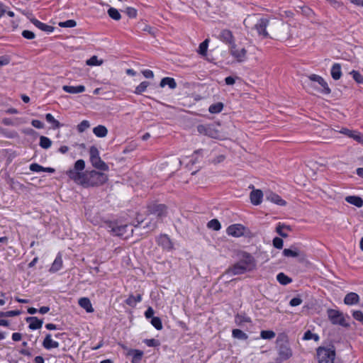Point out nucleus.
Returning a JSON list of instances; mask_svg holds the SVG:
<instances>
[{
	"mask_svg": "<svg viewBox=\"0 0 363 363\" xmlns=\"http://www.w3.org/2000/svg\"><path fill=\"white\" fill-rule=\"evenodd\" d=\"M246 28L255 29L259 35L270 37L278 40H288L291 38V25L280 19L268 20L257 19L255 16H249L244 20Z\"/></svg>",
	"mask_w": 363,
	"mask_h": 363,
	"instance_id": "f257e3e1",
	"label": "nucleus"
},
{
	"mask_svg": "<svg viewBox=\"0 0 363 363\" xmlns=\"http://www.w3.org/2000/svg\"><path fill=\"white\" fill-rule=\"evenodd\" d=\"M84 160H77L74 168L67 171L69 178L76 184L85 187L102 185L108 180V176L104 172L97 170L85 171Z\"/></svg>",
	"mask_w": 363,
	"mask_h": 363,
	"instance_id": "f03ea898",
	"label": "nucleus"
},
{
	"mask_svg": "<svg viewBox=\"0 0 363 363\" xmlns=\"http://www.w3.org/2000/svg\"><path fill=\"white\" fill-rule=\"evenodd\" d=\"M256 267L255 258L247 252H243L242 257L232 267L227 270L228 274L232 275L242 274L246 272H250Z\"/></svg>",
	"mask_w": 363,
	"mask_h": 363,
	"instance_id": "7ed1b4c3",
	"label": "nucleus"
},
{
	"mask_svg": "<svg viewBox=\"0 0 363 363\" xmlns=\"http://www.w3.org/2000/svg\"><path fill=\"white\" fill-rule=\"evenodd\" d=\"M197 130L200 134L207 135L214 139L224 140L227 138L226 133L218 123L199 125L197 126Z\"/></svg>",
	"mask_w": 363,
	"mask_h": 363,
	"instance_id": "20e7f679",
	"label": "nucleus"
},
{
	"mask_svg": "<svg viewBox=\"0 0 363 363\" xmlns=\"http://www.w3.org/2000/svg\"><path fill=\"white\" fill-rule=\"evenodd\" d=\"M318 363H334L335 350L334 346L331 347H319L317 349Z\"/></svg>",
	"mask_w": 363,
	"mask_h": 363,
	"instance_id": "39448f33",
	"label": "nucleus"
},
{
	"mask_svg": "<svg viewBox=\"0 0 363 363\" xmlns=\"http://www.w3.org/2000/svg\"><path fill=\"white\" fill-rule=\"evenodd\" d=\"M327 313L329 320L333 325H339L345 328H348L350 326V325L346 322L342 312L335 309H328L327 311Z\"/></svg>",
	"mask_w": 363,
	"mask_h": 363,
	"instance_id": "423d86ee",
	"label": "nucleus"
},
{
	"mask_svg": "<svg viewBox=\"0 0 363 363\" xmlns=\"http://www.w3.org/2000/svg\"><path fill=\"white\" fill-rule=\"evenodd\" d=\"M108 231L111 232L114 235L123 236L127 232L128 225H118L116 222H109L107 224Z\"/></svg>",
	"mask_w": 363,
	"mask_h": 363,
	"instance_id": "0eeeda50",
	"label": "nucleus"
},
{
	"mask_svg": "<svg viewBox=\"0 0 363 363\" xmlns=\"http://www.w3.org/2000/svg\"><path fill=\"white\" fill-rule=\"evenodd\" d=\"M292 356V351L286 343L281 344L279 347V357L277 362L280 363L287 360Z\"/></svg>",
	"mask_w": 363,
	"mask_h": 363,
	"instance_id": "6e6552de",
	"label": "nucleus"
},
{
	"mask_svg": "<svg viewBox=\"0 0 363 363\" xmlns=\"http://www.w3.org/2000/svg\"><path fill=\"white\" fill-rule=\"evenodd\" d=\"M148 211L161 218L167 215V206L164 204L152 203L148 206Z\"/></svg>",
	"mask_w": 363,
	"mask_h": 363,
	"instance_id": "1a4fd4ad",
	"label": "nucleus"
},
{
	"mask_svg": "<svg viewBox=\"0 0 363 363\" xmlns=\"http://www.w3.org/2000/svg\"><path fill=\"white\" fill-rule=\"evenodd\" d=\"M230 55L236 60L238 62H242L246 60L247 50L245 48L238 50L236 45L229 48Z\"/></svg>",
	"mask_w": 363,
	"mask_h": 363,
	"instance_id": "9d476101",
	"label": "nucleus"
},
{
	"mask_svg": "<svg viewBox=\"0 0 363 363\" xmlns=\"http://www.w3.org/2000/svg\"><path fill=\"white\" fill-rule=\"evenodd\" d=\"M23 13L24 15H26L29 18V20L33 25H35L37 28H38L41 30L48 32V33H51L54 30V27H52L51 26L46 25V24L40 22V21L37 20L35 18H32L31 17L32 14L30 13L23 12Z\"/></svg>",
	"mask_w": 363,
	"mask_h": 363,
	"instance_id": "9b49d317",
	"label": "nucleus"
},
{
	"mask_svg": "<svg viewBox=\"0 0 363 363\" xmlns=\"http://www.w3.org/2000/svg\"><path fill=\"white\" fill-rule=\"evenodd\" d=\"M245 228L241 224H233L227 228V233L233 237H240L244 235Z\"/></svg>",
	"mask_w": 363,
	"mask_h": 363,
	"instance_id": "f8f14e48",
	"label": "nucleus"
},
{
	"mask_svg": "<svg viewBox=\"0 0 363 363\" xmlns=\"http://www.w3.org/2000/svg\"><path fill=\"white\" fill-rule=\"evenodd\" d=\"M283 255L287 257H300L301 261L306 259V255L301 252L297 247L292 246L290 249H284Z\"/></svg>",
	"mask_w": 363,
	"mask_h": 363,
	"instance_id": "ddd939ff",
	"label": "nucleus"
},
{
	"mask_svg": "<svg viewBox=\"0 0 363 363\" xmlns=\"http://www.w3.org/2000/svg\"><path fill=\"white\" fill-rule=\"evenodd\" d=\"M220 39L226 44H228L229 48L235 45L233 33L229 30L225 29L222 30L220 34Z\"/></svg>",
	"mask_w": 363,
	"mask_h": 363,
	"instance_id": "4468645a",
	"label": "nucleus"
},
{
	"mask_svg": "<svg viewBox=\"0 0 363 363\" xmlns=\"http://www.w3.org/2000/svg\"><path fill=\"white\" fill-rule=\"evenodd\" d=\"M310 80L318 82L323 88V92L325 94H329L331 92L327 82L323 77L317 74H311L309 76Z\"/></svg>",
	"mask_w": 363,
	"mask_h": 363,
	"instance_id": "2eb2a0df",
	"label": "nucleus"
},
{
	"mask_svg": "<svg viewBox=\"0 0 363 363\" xmlns=\"http://www.w3.org/2000/svg\"><path fill=\"white\" fill-rule=\"evenodd\" d=\"M26 321L29 323L28 328L30 330H37L41 328L43 320L38 319L35 316H30L26 318Z\"/></svg>",
	"mask_w": 363,
	"mask_h": 363,
	"instance_id": "dca6fc26",
	"label": "nucleus"
},
{
	"mask_svg": "<svg viewBox=\"0 0 363 363\" xmlns=\"http://www.w3.org/2000/svg\"><path fill=\"white\" fill-rule=\"evenodd\" d=\"M43 347L46 350H51L52 348H57L59 347V342L52 339V335L48 333L44 340L43 341Z\"/></svg>",
	"mask_w": 363,
	"mask_h": 363,
	"instance_id": "f3484780",
	"label": "nucleus"
},
{
	"mask_svg": "<svg viewBox=\"0 0 363 363\" xmlns=\"http://www.w3.org/2000/svg\"><path fill=\"white\" fill-rule=\"evenodd\" d=\"M250 198L251 203L257 206L262 203L263 193L259 189H253L250 194Z\"/></svg>",
	"mask_w": 363,
	"mask_h": 363,
	"instance_id": "a211bd4d",
	"label": "nucleus"
},
{
	"mask_svg": "<svg viewBox=\"0 0 363 363\" xmlns=\"http://www.w3.org/2000/svg\"><path fill=\"white\" fill-rule=\"evenodd\" d=\"M267 200L277 204L279 206H285L286 202L283 200L278 194H274L273 192H269L266 195Z\"/></svg>",
	"mask_w": 363,
	"mask_h": 363,
	"instance_id": "6ab92c4d",
	"label": "nucleus"
},
{
	"mask_svg": "<svg viewBox=\"0 0 363 363\" xmlns=\"http://www.w3.org/2000/svg\"><path fill=\"white\" fill-rule=\"evenodd\" d=\"M359 302V296L357 294L350 292L347 294L344 298V303L346 305H354Z\"/></svg>",
	"mask_w": 363,
	"mask_h": 363,
	"instance_id": "aec40b11",
	"label": "nucleus"
},
{
	"mask_svg": "<svg viewBox=\"0 0 363 363\" xmlns=\"http://www.w3.org/2000/svg\"><path fill=\"white\" fill-rule=\"evenodd\" d=\"M62 89L69 94H78L82 93L85 91V86L83 85H79L77 86H67L64 85L62 86Z\"/></svg>",
	"mask_w": 363,
	"mask_h": 363,
	"instance_id": "412c9836",
	"label": "nucleus"
},
{
	"mask_svg": "<svg viewBox=\"0 0 363 363\" xmlns=\"http://www.w3.org/2000/svg\"><path fill=\"white\" fill-rule=\"evenodd\" d=\"M79 305L85 309L86 312L91 313L94 311V308L91 303L90 300L88 298H81L78 301Z\"/></svg>",
	"mask_w": 363,
	"mask_h": 363,
	"instance_id": "4be33fe9",
	"label": "nucleus"
},
{
	"mask_svg": "<svg viewBox=\"0 0 363 363\" xmlns=\"http://www.w3.org/2000/svg\"><path fill=\"white\" fill-rule=\"evenodd\" d=\"M345 201L359 208L363 206V200L359 196H348L345 198Z\"/></svg>",
	"mask_w": 363,
	"mask_h": 363,
	"instance_id": "5701e85b",
	"label": "nucleus"
},
{
	"mask_svg": "<svg viewBox=\"0 0 363 363\" xmlns=\"http://www.w3.org/2000/svg\"><path fill=\"white\" fill-rule=\"evenodd\" d=\"M94 134L99 138H104L108 134V129L102 125H99L94 128Z\"/></svg>",
	"mask_w": 363,
	"mask_h": 363,
	"instance_id": "b1692460",
	"label": "nucleus"
},
{
	"mask_svg": "<svg viewBox=\"0 0 363 363\" xmlns=\"http://www.w3.org/2000/svg\"><path fill=\"white\" fill-rule=\"evenodd\" d=\"M331 76L333 79L338 80L342 76L341 65L339 63H335L333 65L331 69Z\"/></svg>",
	"mask_w": 363,
	"mask_h": 363,
	"instance_id": "393cba45",
	"label": "nucleus"
},
{
	"mask_svg": "<svg viewBox=\"0 0 363 363\" xmlns=\"http://www.w3.org/2000/svg\"><path fill=\"white\" fill-rule=\"evenodd\" d=\"M128 355L133 356L132 363H140L143 352L139 350H131L128 352Z\"/></svg>",
	"mask_w": 363,
	"mask_h": 363,
	"instance_id": "a878e982",
	"label": "nucleus"
},
{
	"mask_svg": "<svg viewBox=\"0 0 363 363\" xmlns=\"http://www.w3.org/2000/svg\"><path fill=\"white\" fill-rule=\"evenodd\" d=\"M62 266V256L60 255H58L56 257L55 259L54 260V262L50 269V272H56L61 269Z\"/></svg>",
	"mask_w": 363,
	"mask_h": 363,
	"instance_id": "bb28decb",
	"label": "nucleus"
},
{
	"mask_svg": "<svg viewBox=\"0 0 363 363\" xmlns=\"http://www.w3.org/2000/svg\"><path fill=\"white\" fill-rule=\"evenodd\" d=\"M166 85H168L169 87L172 89H174L177 87V83L175 80L171 77H164L160 81V86L161 87H164Z\"/></svg>",
	"mask_w": 363,
	"mask_h": 363,
	"instance_id": "cd10ccee",
	"label": "nucleus"
},
{
	"mask_svg": "<svg viewBox=\"0 0 363 363\" xmlns=\"http://www.w3.org/2000/svg\"><path fill=\"white\" fill-rule=\"evenodd\" d=\"M30 169L33 172H54L55 169L51 167H43L38 164L33 163L30 165Z\"/></svg>",
	"mask_w": 363,
	"mask_h": 363,
	"instance_id": "c85d7f7f",
	"label": "nucleus"
},
{
	"mask_svg": "<svg viewBox=\"0 0 363 363\" xmlns=\"http://www.w3.org/2000/svg\"><path fill=\"white\" fill-rule=\"evenodd\" d=\"M92 165L94 167L97 171H108V165L104 162V160H91Z\"/></svg>",
	"mask_w": 363,
	"mask_h": 363,
	"instance_id": "c756f323",
	"label": "nucleus"
},
{
	"mask_svg": "<svg viewBox=\"0 0 363 363\" xmlns=\"http://www.w3.org/2000/svg\"><path fill=\"white\" fill-rule=\"evenodd\" d=\"M141 300V294H138L136 296L130 295L129 297L125 300V303L131 307H135L136 303L140 302Z\"/></svg>",
	"mask_w": 363,
	"mask_h": 363,
	"instance_id": "7c9ffc66",
	"label": "nucleus"
},
{
	"mask_svg": "<svg viewBox=\"0 0 363 363\" xmlns=\"http://www.w3.org/2000/svg\"><path fill=\"white\" fill-rule=\"evenodd\" d=\"M277 279L282 285H287L292 281V279L283 272H280L277 274Z\"/></svg>",
	"mask_w": 363,
	"mask_h": 363,
	"instance_id": "2f4dec72",
	"label": "nucleus"
},
{
	"mask_svg": "<svg viewBox=\"0 0 363 363\" xmlns=\"http://www.w3.org/2000/svg\"><path fill=\"white\" fill-rule=\"evenodd\" d=\"M232 335L234 338L238 340H247L248 338L247 335L240 329H233Z\"/></svg>",
	"mask_w": 363,
	"mask_h": 363,
	"instance_id": "473e14b6",
	"label": "nucleus"
},
{
	"mask_svg": "<svg viewBox=\"0 0 363 363\" xmlns=\"http://www.w3.org/2000/svg\"><path fill=\"white\" fill-rule=\"evenodd\" d=\"M323 164H319L317 160H306V166L310 168L313 172L318 170L319 167L323 166Z\"/></svg>",
	"mask_w": 363,
	"mask_h": 363,
	"instance_id": "72a5a7b5",
	"label": "nucleus"
},
{
	"mask_svg": "<svg viewBox=\"0 0 363 363\" xmlns=\"http://www.w3.org/2000/svg\"><path fill=\"white\" fill-rule=\"evenodd\" d=\"M223 108V104L222 102H218L216 104H213L209 106L208 111L211 113H218Z\"/></svg>",
	"mask_w": 363,
	"mask_h": 363,
	"instance_id": "f704fd0d",
	"label": "nucleus"
},
{
	"mask_svg": "<svg viewBox=\"0 0 363 363\" xmlns=\"http://www.w3.org/2000/svg\"><path fill=\"white\" fill-rule=\"evenodd\" d=\"M45 119L48 123H50L52 124V128L55 129L59 128L62 125L58 121L55 119L53 116L50 113H47L45 115Z\"/></svg>",
	"mask_w": 363,
	"mask_h": 363,
	"instance_id": "c9c22d12",
	"label": "nucleus"
},
{
	"mask_svg": "<svg viewBox=\"0 0 363 363\" xmlns=\"http://www.w3.org/2000/svg\"><path fill=\"white\" fill-rule=\"evenodd\" d=\"M158 243L164 247L168 248L171 245V241L166 235H160L157 240Z\"/></svg>",
	"mask_w": 363,
	"mask_h": 363,
	"instance_id": "e433bc0d",
	"label": "nucleus"
},
{
	"mask_svg": "<svg viewBox=\"0 0 363 363\" xmlns=\"http://www.w3.org/2000/svg\"><path fill=\"white\" fill-rule=\"evenodd\" d=\"M102 60H99L97 56L94 55L86 60V64L89 66H100L103 64Z\"/></svg>",
	"mask_w": 363,
	"mask_h": 363,
	"instance_id": "4c0bfd02",
	"label": "nucleus"
},
{
	"mask_svg": "<svg viewBox=\"0 0 363 363\" xmlns=\"http://www.w3.org/2000/svg\"><path fill=\"white\" fill-rule=\"evenodd\" d=\"M208 42L209 40L208 39H206L203 42H202L200 45H199V50H198V52L203 55V56H205L206 55V53H207V49H208Z\"/></svg>",
	"mask_w": 363,
	"mask_h": 363,
	"instance_id": "58836bf2",
	"label": "nucleus"
},
{
	"mask_svg": "<svg viewBox=\"0 0 363 363\" xmlns=\"http://www.w3.org/2000/svg\"><path fill=\"white\" fill-rule=\"evenodd\" d=\"M108 16L113 20L118 21L121 19V16L118 11L116 9L114 8H110L108 10Z\"/></svg>",
	"mask_w": 363,
	"mask_h": 363,
	"instance_id": "ea45409f",
	"label": "nucleus"
},
{
	"mask_svg": "<svg viewBox=\"0 0 363 363\" xmlns=\"http://www.w3.org/2000/svg\"><path fill=\"white\" fill-rule=\"evenodd\" d=\"M150 85V83L148 82H141L136 88L134 91L136 94H141L143 92H144L147 86Z\"/></svg>",
	"mask_w": 363,
	"mask_h": 363,
	"instance_id": "a19ab883",
	"label": "nucleus"
},
{
	"mask_svg": "<svg viewBox=\"0 0 363 363\" xmlns=\"http://www.w3.org/2000/svg\"><path fill=\"white\" fill-rule=\"evenodd\" d=\"M52 142L51 140L45 137V136H40V145L45 149H47L51 146Z\"/></svg>",
	"mask_w": 363,
	"mask_h": 363,
	"instance_id": "79ce46f5",
	"label": "nucleus"
},
{
	"mask_svg": "<svg viewBox=\"0 0 363 363\" xmlns=\"http://www.w3.org/2000/svg\"><path fill=\"white\" fill-rule=\"evenodd\" d=\"M276 334L272 330H262L260 336L263 339L271 340L275 337Z\"/></svg>",
	"mask_w": 363,
	"mask_h": 363,
	"instance_id": "37998d69",
	"label": "nucleus"
},
{
	"mask_svg": "<svg viewBox=\"0 0 363 363\" xmlns=\"http://www.w3.org/2000/svg\"><path fill=\"white\" fill-rule=\"evenodd\" d=\"M235 320L236 323L238 325H241L244 323H249V322H250V318L244 316V315H240V314H238V315H235Z\"/></svg>",
	"mask_w": 363,
	"mask_h": 363,
	"instance_id": "c03bdc74",
	"label": "nucleus"
},
{
	"mask_svg": "<svg viewBox=\"0 0 363 363\" xmlns=\"http://www.w3.org/2000/svg\"><path fill=\"white\" fill-rule=\"evenodd\" d=\"M208 227L214 230H218L220 229L221 225L220 222L217 219H212L208 223Z\"/></svg>",
	"mask_w": 363,
	"mask_h": 363,
	"instance_id": "a18cd8bd",
	"label": "nucleus"
},
{
	"mask_svg": "<svg viewBox=\"0 0 363 363\" xmlns=\"http://www.w3.org/2000/svg\"><path fill=\"white\" fill-rule=\"evenodd\" d=\"M350 74L357 83L363 84V76L358 71L352 70Z\"/></svg>",
	"mask_w": 363,
	"mask_h": 363,
	"instance_id": "49530a36",
	"label": "nucleus"
},
{
	"mask_svg": "<svg viewBox=\"0 0 363 363\" xmlns=\"http://www.w3.org/2000/svg\"><path fill=\"white\" fill-rule=\"evenodd\" d=\"M90 126L88 121L84 120L77 125V130L79 133L84 132Z\"/></svg>",
	"mask_w": 363,
	"mask_h": 363,
	"instance_id": "de8ad7c7",
	"label": "nucleus"
},
{
	"mask_svg": "<svg viewBox=\"0 0 363 363\" xmlns=\"http://www.w3.org/2000/svg\"><path fill=\"white\" fill-rule=\"evenodd\" d=\"M151 324L157 329H162V323L161 319L159 317H152L151 320Z\"/></svg>",
	"mask_w": 363,
	"mask_h": 363,
	"instance_id": "09e8293b",
	"label": "nucleus"
},
{
	"mask_svg": "<svg viewBox=\"0 0 363 363\" xmlns=\"http://www.w3.org/2000/svg\"><path fill=\"white\" fill-rule=\"evenodd\" d=\"M77 25V23L74 20H67L64 22H60L59 26L62 28H73L75 27Z\"/></svg>",
	"mask_w": 363,
	"mask_h": 363,
	"instance_id": "8fccbe9b",
	"label": "nucleus"
},
{
	"mask_svg": "<svg viewBox=\"0 0 363 363\" xmlns=\"http://www.w3.org/2000/svg\"><path fill=\"white\" fill-rule=\"evenodd\" d=\"M303 339L306 340L313 339L315 341H318L319 340V337L317 334L313 333L310 330H307L304 333Z\"/></svg>",
	"mask_w": 363,
	"mask_h": 363,
	"instance_id": "3c124183",
	"label": "nucleus"
},
{
	"mask_svg": "<svg viewBox=\"0 0 363 363\" xmlns=\"http://www.w3.org/2000/svg\"><path fill=\"white\" fill-rule=\"evenodd\" d=\"M283 228H287L290 230L289 226H286L284 225L279 224L276 228V232L282 238H286L288 235L282 231Z\"/></svg>",
	"mask_w": 363,
	"mask_h": 363,
	"instance_id": "603ef678",
	"label": "nucleus"
},
{
	"mask_svg": "<svg viewBox=\"0 0 363 363\" xmlns=\"http://www.w3.org/2000/svg\"><path fill=\"white\" fill-rule=\"evenodd\" d=\"M353 318L363 324V313L361 311H354L352 313Z\"/></svg>",
	"mask_w": 363,
	"mask_h": 363,
	"instance_id": "864d4df0",
	"label": "nucleus"
},
{
	"mask_svg": "<svg viewBox=\"0 0 363 363\" xmlns=\"http://www.w3.org/2000/svg\"><path fill=\"white\" fill-rule=\"evenodd\" d=\"M283 240L280 238L276 237L273 239V245L277 249H281L283 247Z\"/></svg>",
	"mask_w": 363,
	"mask_h": 363,
	"instance_id": "5fc2aeb1",
	"label": "nucleus"
},
{
	"mask_svg": "<svg viewBox=\"0 0 363 363\" xmlns=\"http://www.w3.org/2000/svg\"><path fill=\"white\" fill-rule=\"evenodd\" d=\"M90 159H100L99 157V150L96 147H91L90 150Z\"/></svg>",
	"mask_w": 363,
	"mask_h": 363,
	"instance_id": "6e6d98bb",
	"label": "nucleus"
},
{
	"mask_svg": "<svg viewBox=\"0 0 363 363\" xmlns=\"http://www.w3.org/2000/svg\"><path fill=\"white\" fill-rule=\"evenodd\" d=\"M145 343L148 347H157L160 345L159 340H155V339H146L145 340Z\"/></svg>",
	"mask_w": 363,
	"mask_h": 363,
	"instance_id": "4d7b16f0",
	"label": "nucleus"
},
{
	"mask_svg": "<svg viewBox=\"0 0 363 363\" xmlns=\"http://www.w3.org/2000/svg\"><path fill=\"white\" fill-rule=\"evenodd\" d=\"M22 35L26 38V39H29V40H32L33 38H35V33L32 31H30V30H25L22 32Z\"/></svg>",
	"mask_w": 363,
	"mask_h": 363,
	"instance_id": "13d9d810",
	"label": "nucleus"
},
{
	"mask_svg": "<svg viewBox=\"0 0 363 363\" xmlns=\"http://www.w3.org/2000/svg\"><path fill=\"white\" fill-rule=\"evenodd\" d=\"M126 14L130 17V18H135L136 16H137V11L136 9H135L134 8H132V7H128L126 9Z\"/></svg>",
	"mask_w": 363,
	"mask_h": 363,
	"instance_id": "bf43d9fd",
	"label": "nucleus"
},
{
	"mask_svg": "<svg viewBox=\"0 0 363 363\" xmlns=\"http://www.w3.org/2000/svg\"><path fill=\"white\" fill-rule=\"evenodd\" d=\"M340 133L349 136L350 138H352L354 139V137L355 136V135L357 134V132H355V131H352L351 130H349L347 128H343Z\"/></svg>",
	"mask_w": 363,
	"mask_h": 363,
	"instance_id": "052dcab7",
	"label": "nucleus"
},
{
	"mask_svg": "<svg viewBox=\"0 0 363 363\" xmlns=\"http://www.w3.org/2000/svg\"><path fill=\"white\" fill-rule=\"evenodd\" d=\"M301 303H302V299L301 298L294 297L290 301L289 304L291 306H299L300 304H301Z\"/></svg>",
	"mask_w": 363,
	"mask_h": 363,
	"instance_id": "680f3d73",
	"label": "nucleus"
},
{
	"mask_svg": "<svg viewBox=\"0 0 363 363\" xmlns=\"http://www.w3.org/2000/svg\"><path fill=\"white\" fill-rule=\"evenodd\" d=\"M154 313L155 312H154V310L152 309V308L149 307L145 313V316L147 319L152 318Z\"/></svg>",
	"mask_w": 363,
	"mask_h": 363,
	"instance_id": "e2e57ef3",
	"label": "nucleus"
},
{
	"mask_svg": "<svg viewBox=\"0 0 363 363\" xmlns=\"http://www.w3.org/2000/svg\"><path fill=\"white\" fill-rule=\"evenodd\" d=\"M142 73L145 78L152 79L154 77V74H153L152 71H151L150 69L144 70L142 72Z\"/></svg>",
	"mask_w": 363,
	"mask_h": 363,
	"instance_id": "0e129e2a",
	"label": "nucleus"
},
{
	"mask_svg": "<svg viewBox=\"0 0 363 363\" xmlns=\"http://www.w3.org/2000/svg\"><path fill=\"white\" fill-rule=\"evenodd\" d=\"M31 124L33 126H34L36 128H43V123L38 120H33L31 122Z\"/></svg>",
	"mask_w": 363,
	"mask_h": 363,
	"instance_id": "69168bd1",
	"label": "nucleus"
},
{
	"mask_svg": "<svg viewBox=\"0 0 363 363\" xmlns=\"http://www.w3.org/2000/svg\"><path fill=\"white\" fill-rule=\"evenodd\" d=\"M21 311H9L6 312V317H13L20 315Z\"/></svg>",
	"mask_w": 363,
	"mask_h": 363,
	"instance_id": "338daca9",
	"label": "nucleus"
},
{
	"mask_svg": "<svg viewBox=\"0 0 363 363\" xmlns=\"http://www.w3.org/2000/svg\"><path fill=\"white\" fill-rule=\"evenodd\" d=\"M354 140L363 145V135L360 134L359 133H357L354 137Z\"/></svg>",
	"mask_w": 363,
	"mask_h": 363,
	"instance_id": "774afa93",
	"label": "nucleus"
}]
</instances>
